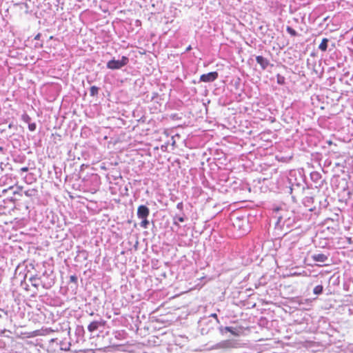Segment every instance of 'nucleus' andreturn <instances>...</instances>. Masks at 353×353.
<instances>
[{
  "instance_id": "obj_1",
  "label": "nucleus",
  "mask_w": 353,
  "mask_h": 353,
  "mask_svg": "<svg viewBox=\"0 0 353 353\" xmlns=\"http://www.w3.org/2000/svg\"><path fill=\"white\" fill-rule=\"evenodd\" d=\"M287 182L289 184V192L292 194L293 192L296 194H303L306 188V183L303 175L301 172H290L289 176L287 177Z\"/></svg>"
},
{
  "instance_id": "obj_2",
  "label": "nucleus",
  "mask_w": 353,
  "mask_h": 353,
  "mask_svg": "<svg viewBox=\"0 0 353 353\" xmlns=\"http://www.w3.org/2000/svg\"><path fill=\"white\" fill-rule=\"evenodd\" d=\"M274 217L276 219L275 223V229L276 230H282L285 225L287 228H289L292 221H291L290 212L288 211L281 209V208H276L274 210Z\"/></svg>"
},
{
  "instance_id": "obj_3",
  "label": "nucleus",
  "mask_w": 353,
  "mask_h": 353,
  "mask_svg": "<svg viewBox=\"0 0 353 353\" xmlns=\"http://www.w3.org/2000/svg\"><path fill=\"white\" fill-rule=\"evenodd\" d=\"M234 228L239 231L240 235H244L250 232V226L248 217L245 216H238L232 215L230 218Z\"/></svg>"
},
{
  "instance_id": "obj_4",
  "label": "nucleus",
  "mask_w": 353,
  "mask_h": 353,
  "mask_svg": "<svg viewBox=\"0 0 353 353\" xmlns=\"http://www.w3.org/2000/svg\"><path fill=\"white\" fill-rule=\"evenodd\" d=\"M203 322L205 324H210V327H203L201 328V333L203 335H206L210 333L212 330H214V327L218 326L220 323L217 314L215 313L211 314L208 318L203 319Z\"/></svg>"
},
{
  "instance_id": "obj_5",
  "label": "nucleus",
  "mask_w": 353,
  "mask_h": 353,
  "mask_svg": "<svg viewBox=\"0 0 353 353\" xmlns=\"http://www.w3.org/2000/svg\"><path fill=\"white\" fill-rule=\"evenodd\" d=\"M32 286L37 288L39 285H41L45 289L50 288L54 283L53 279H48L47 281H43L41 276H32L29 279Z\"/></svg>"
},
{
  "instance_id": "obj_6",
  "label": "nucleus",
  "mask_w": 353,
  "mask_h": 353,
  "mask_svg": "<svg viewBox=\"0 0 353 353\" xmlns=\"http://www.w3.org/2000/svg\"><path fill=\"white\" fill-rule=\"evenodd\" d=\"M129 62L128 57L125 56H122L121 60H116L112 59L110 60L107 64L106 67L110 70H119L123 66L126 65Z\"/></svg>"
},
{
  "instance_id": "obj_7",
  "label": "nucleus",
  "mask_w": 353,
  "mask_h": 353,
  "mask_svg": "<svg viewBox=\"0 0 353 353\" xmlns=\"http://www.w3.org/2000/svg\"><path fill=\"white\" fill-rule=\"evenodd\" d=\"M24 194L26 196L30 198H33L37 196L38 191L36 189H29L26 191H23V190L17 187L16 190L13 191L14 197H12V200H18L19 199L17 197V195L21 196Z\"/></svg>"
},
{
  "instance_id": "obj_8",
  "label": "nucleus",
  "mask_w": 353,
  "mask_h": 353,
  "mask_svg": "<svg viewBox=\"0 0 353 353\" xmlns=\"http://www.w3.org/2000/svg\"><path fill=\"white\" fill-rule=\"evenodd\" d=\"M310 179L314 183L316 188H320L323 186L324 180L322 179V176L319 172H312L310 173Z\"/></svg>"
},
{
  "instance_id": "obj_9",
  "label": "nucleus",
  "mask_w": 353,
  "mask_h": 353,
  "mask_svg": "<svg viewBox=\"0 0 353 353\" xmlns=\"http://www.w3.org/2000/svg\"><path fill=\"white\" fill-rule=\"evenodd\" d=\"M219 74L217 72H210L207 74H203L200 77V81L205 83H210L217 79Z\"/></svg>"
},
{
  "instance_id": "obj_10",
  "label": "nucleus",
  "mask_w": 353,
  "mask_h": 353,
  "mask_svg": "<svg viewBox=\"0 0 353 353\" xmlns=\"http://www.w3.org/2000/svg\"><path fill=\"white\" fill-rule=\"evenodd\" d=\"M106 321L101 319L100 321H92L88 326V330L90 332H93L94 331L98 330L100 327L103 328Z\"/></svg>"
},
{
  "instance_id": "obj_11",
  "label": "nucleus",
  "mask_w": 353,
  "mask_h": 353,
  "mask_svg": "<svg viewBox=\"0 0 353 353\" xmlns=\"http://www.w3.org/2000/svg\"><path fill=\"white\" fill-rule=\"evenodd\" d=\"M329 204L327 199L325 197H323L319 201V207L313 206V208H310V212H314L315 214H319L321 212V210L323 208H326Z\"/></svg>"
},
{
  "instance_id": "obj_12",
  "label": "nucleus",
  "mask_w": 353,
  "mask_h": 353,
  "mask_svg": "<svg viewBox=\"0 0 353 353\" xmlns=\"http://www.w3.org/2000/svg\"><path fill=\"white\" fill-rule=\"evenodd\" d=\"M150 214V209L145 205H140L137 208V216L141 219L148 218Z\"/></svg>"
},
{
  "instance_id": "obj_13",
  "label": "nucleus",
  "mask_w": 353,
  "mask_h": 353,
  "mask_svg": "<svg viewBox=\"0 0 353 353\" xmlns=\"http://www.w3.org/2000/svg\"><path fill=\"white\" fill-rule=\"evenodd\" d=\"M216 327L222 335H225L228 332L231 333V334L233 336L238 335L237 330L233 327H223V326L219 325Z\"/></svg>"
},
{
  "instance_id": "obj_14",
  "label": "nucleus",
  "mask_w": 353,
  "mask_h": 353,
  "mask_svg": "<svg viewBox=\"0 0 353 353\" xmlns=\"http://www.w3.org/2000/svg\"><path fill=\"white\" fill-rule=\"evenodd\" d=\"M256 61L261 65V69L263 70H265L269 65H270L269 60L263 56H256Z\"/></svg>"
},
{
  "instance_id": "obj_15",
  "label": "nucleus",
  "mask_w": 353,
  "mask_h": 353,
  "mask_svg": "<svg viewBox=\"0 0 353 353\" xmlns=\"http://www.w3.org/2000/svg\"><path fill=\"white\" fill-rule=\"evenodd\" d=\"M312 259L314 262L325 263L328 259V256L322 253H316L312 255Z\"/></svg>"
},
{
  "instance_id": "obj_16",
  "label": "nucleus",
  "mask_w": 353,
  "mask_h": 353,
  "mask_svg": "<svg viewBox=\"0 0 353 353\" xmlns=\"http://www.w3.org/2000/svg\"><path fill=\"white\" fill-rule=\"evenodd\" d=\"M313 72L316 75H318V77L319 78H322L323 77V72H324V69H323V67H322L321 61H319L318 64L316 63H314V65L313 66Z\"/></svg>"
},
{
  "instance_id": "obj_17",
  "label": "nucleus",
  "mask_w": 353,
  "mask_h": 353,
  "mask_svg": "<svg viewBox=\"0 0 353 353\" xmlns=\"http://www.w3.org/2000/svg\"><path fill=\"white\" fill-rule=\"evenodd\" d=\"M339 196H341L342 199L345 201L349 200L352 196V192L349 189L348 186L344 187L339 194Z\"/></svg>"
},
{
  "instance_id": "obj_18",
  "label": "nucleus",
  "mask_w": 353,
  "mask_h": 353,
  "mask_svg": "<svg viewBox=\"0 0 353 353\" xmlns=\"http://www.w3.org/2000/svg\"><path fill=\"white\" fill-rule=\"evenodd\" d=\"M187 219V217L185 216L183 212L181 214H176L173 216V224L176 225L177 226H179V222H184Z\"/></svg>"
},
{
  "instance_id": "obj_19",
  "label": "nucleus",
  "mask_w": 353,
  "mask_h": 353,
  "mask_svg": "<svg viewBox=\"0 0 353 353\" xmlns=\"http://www.w3.org/2000/svg\"><path fill=\"white\" fill-rule=\"evenodd\" d=\"M315 198L312 196H307L303 199V204L308 208L309 209L312 207V204L314 203Z\"/></svg>"
},
{
  "instance_id": "obj_20",
  "label": "nucleus",
  "mask_w": 353,
  "mask_h": 353,
  "mask_svg": "<svg viewBox=\"0 0 353 353\" xmlns=\"http://www.w3.org/2000/svg\"><path fill=\"white\" fill-rule=\"evenodd\" d=\"M329 42V39L327 38H323L319 46V50L323 52H325L327 49V43Z\"/></svg>"
},
{
  "instance_id": "obj_21",
  "label": "nucleus",
  "mask_w": 353,
  "mask_h": 353,
  "mask_svg": "<svg viewBox=\"0 0 353 353\" xmlns=\"http://www.w3.org/2000/svg\"><path fill=\"white\" fill-rule=\"evenodd\" d=\"M85 333V330L83 326H77L75 330V334L78 337V339H82Z\"/></svg>"
},
{
  "instance_id": "obj_22",
  "label": "nucleus",
  "mask_w": 353,
  "mask_h": 353,
  "mask_svg": "<svg viewBox=\"0 0 353 353\" xmlns=\"http://www.w3.org/2000/svg\"><path fill=\"white\" fill-rule=\"evenodd\" d=\"M70 343L64 341H60L59 347L60 350L63 351H68L70 350Z\"/></svg>"
},
{
  "instance_id": "obj_23",
  "label": "nucleus",
  "mask_w": 353,
  "mask_h": 353,
  "mask_svg": "<svg viewBox=\"0 0 353 353\" xmlns=\"http://www.w3.org/2000/svg\"><path fill=\"white\" fill-rule=\"evenodd\" d=\"M99 91V88L92 85L90 89V94L91 97H96L98 95Z\"/></svg>"
},
{
  "instance_id": "obj_24",
  "label": "nucleus",
  "mask_w": 353,
  "mask_h": 353,
  "mask_svg": "<svg viewBox=\"0 0 353 353\" xmlns=\"http://www.w3.org/2000/svg\"><path fill=\"white\" fill-rule=\"evenodd\" d=\"M323 286L321 285H318L316 287H314L313 290V293L316 295H320L323 293Z\"/></svg>"
},
{
  "instance_id": "obj_25",
  "label": "nucleus",
  "mask_w": 353,
  "mask_h": 353,
  "mask_svg": "<svg viewBox=\"0 0 353 353\" xmlns=\"http://www.w3.org/2000/svg\"><path fill=\"white\" fill-rule=\"evenodd\" d=\"M141 219V222L140 223L141 228H142L143 229H147L150 224V221L148 220V218H143V219Z\"/></svg>"
},
{
  "instance_id": "obj_26",
  "label": "nucleus",
  "mask_w": 353,
  "mask_h": 353,
  "mask_svg": "<svg viewBox=\"0 0 353 353\" xmlns=\"http://www.w3.org/2000/svg\"><path fill=\"white\" fill-rule=\"evenodd\" d=\"M276 82L279 85H284L285 83V78L283 76L278 74L276 75Z\"/></svg>"
},
{
  "instance_id": "obj_27",
  "label": "nucleus",
  "mask_w": 353,
  "mask_h": 353,
  "mask_svg": "<svg viewBox=\"0 0 353 353\" xmlns=\"http://www.w3.org/2000/svg\"><path fill=\"white\" fill-rule=\"evenodd\" d=\"M79 256H81L83 260H87L88 257V252L85 250H79Z\"/></svg>"
},
{
  "instance_id": "obj_28",
  "label": "nucleus",
  "mask_w": 353,
  "mask_h": 353,
  "mask_svg": "<svg viewBox=\"0 0 353 353\" xmlns=\"http://www.w3.org/2000/svg\"><path fill=\"white\" fill-rule=\"evenodd\" d=\"M286 31L292 37H296L298 35L297 32L290 26H287Z\"/></svg>"
},
{
  "instance_id": "obj_29",
  "label": "nucleus",
  "mask_w": 353,
  "mask_h": 353,
  "mask_svg": "<svg viewBox=\"0 0 353 353\" xmlns=\"http://www.w3.org/2000/svg\"><path fill=\"white\" fill-rule=\"evenodd\" d=\"M21 119L25 122V123H30V121H31V118L30 117L26 114V113H24L22 114L21 116Z\"/></svg>"
},
{
  "instance_id": "obj_30",
  "label": "nucleus",
  "mask_w": 353,
  "mask_h": 353,
  "mask_svg": "<svg viewBox=\"0 0 353 353\" xmlns=\"http://www.w3.org/2000/svg\"><path fill=\"white\" fill-rule=\"evenodd\" d=\"M77 281L78 278L75 274L71 275L70 276V282L73 283L77 286Z\"/></svg>"
},
{
  "instance_id": "obj_31",
  "label": "nucleus",
  "mask_w": 353,
  "mask_h": 353,
  "mask_svg": "<svg viewBox=\"0 0 353 353\" xmlns=\"http://www.w3.org/2000/svg\"><path fill=\"white\" fill-rule=\"evenodd\" d=\"M37 125L35 123H28V129L31 132H34L36 130Z\"/></svg>"
},
{
  "instance_id": "obj_32",
  "label": "nucleus",
  "mask_w": 353,
  "mask_h": 353,
  "mask_svg": "<svg viewBox=\"0 0 353 353\" xmlns=\"http://www.w3.org/2000/svg\"><path fill=\"white\" fill-rule=\"evenodd\" d=\"M176 208L179 210L180 211L183 212V202H179L176 205Z\"/></svg>"
},
{
  "instance_id": "obj_33",
  "label": "nucleus",
  "mask_w": 353,
  "mask_h": 353,
  "mask_svg": "<svg viewBox=\"0 0 353 353\" xmlns=\"http://www.w3.org/2000/svg\"><path fill=\"white\" fill-rule=\"evenodd\" d=\"M51 274H49L47 271H45L42 275H41L40 276L42 277V279H43V278H47V277H51Z\"/></svg>"
},
{
  "instance_id": "obj_34",
  "label": "nucleus",
  "mask_w": 353,
  "mask_h": 353,
  "mask_svg": "<svg viewBox=\"0 0 353 353\" xmlns=\"http://www.w3.org/2000/svg\"><path fill=\"white\" fill-rule=\"evenodd\" d=\"M29 168L28 167H23L20 169L19 172L21 174L22 172H28Z\"/></svg>"
},
{
  "instance_id": "obj_35",
  "label": "nucleus",
  "mask_w": 353,
  "mask_h": 353,
  "mask_svg": "<svg viewBox=\"0 0 353 353\" xmlns=\"http://www.w3.org/2000/svg\"><path fill=\"white\" fill-rule=\"evenodd\" d=\"M200 323H201V325H201V328H202L203 327H210V324H208V325H207V324L203 323V319L201 321Z\"/></svg>"
},
{
  "instance_id": "obj_36",
  "label": "nucleus",
  "mask_w": 353,
  "mask_h": 353,
  "mask_svg": "<svg viewBox=\"0 0 353 353\" xmlns=\"http://www.w3.org/2000/svg\"><path fill=\"white\" fill-rule=\"evenodd\" d=\"M0 312H3L6 316H8V311L4 309L0 308Z\"/></svg>"
},
{
  "instance_id": "obj_37",
  "label": "nucleus",
  "mask_w": 353,
  "mask_h": 353,
  "mask_svg": "<svg viewBox=\"0 0 353 353\" xmlns=\"http://www.w3.org/2000/svg\"><path fill=\"white\" fill-rule=\"evenodd\" d=\"M41 37V33H38L35 37H34V39L35 40H39L40 38Z\"/></svg>"
},
{
  "instance_id": "obj_38",
  "label": "nucleus",
  "mask_w": 353,
  "mask_h": 353,
  "mask_svg": "<svg viewBox=\"0 0 353 353\" xmlns=\"http://www.w3.org/2000/svg\"><path fill=\"white\" fill-rule=\"evenodd\" d=\"M57 341V339H52L50 341V343H54L55 341Z\"/></svg>"
},
{
  "instance_id": "obj_39",
  "label": "nucleus",
  "mask_w": 353,
  "mask_h": 353,
  "mask_svg": "<svg viewBox=\"0 0 353 353\" xmlns=\"http://www.w3.org/2000/svg\"><path fill=\"white\" fill-rule=\"evenodd\" d=\"M42 46H43L42 43H40V44L36 43V45H35V47H42Z\"/></svg>"
},
{
  "instance_id": "obj_40",
  "label": "nucleus",
  "mask_w": 353,
  "mask_h": 353,
  "mask_svg": "<svg viewBox=\"0 0 353 353\" xmlns=\"http://www.w3.org/2000/svg\"><path fill=\"white\" fill-rule=\"evenodd\" d=\"M13 127H14V125H13V123H10V124L8 125V128H13Z\"/></svg>"
},
{
  "instance_id": "obj_41",
  "label": "nucleus",
  "mask_w": 353,
  "mask_h": 353,
  "mask_svg": "<svg viewBox=\"0 0 353 353\" xmlns=\"http://www.w3.org/2000/svg\"><path fill=\"white\" fill-rule=\"evenodd\" d=\"M23 5L25 6V7H26L27 9H28V8H29V6H28V3H23Z\"/></svg>"
},
{
  "instance_id": "obj_42",
  "label": "nucleus",
  "mask_w": 353,
  "mask_h": 353,
  "mask_svg": "<svg viewBox=\"0 0 353 353\" xmlns=\"http://www.w3.org/2000/svg\"><path fill=\"white\" fill-rule=\"evenodd\" d=\"M335 166L339 167V166H341V164L339 163H336Z\"/></svg>"
},
{
  "instance_id": "obj_43",
  "label": "nucleus",
  "mask_w": 353,
  "mask_h": 353,
  "mask_svg": "<svg viewBox=\"0 0 353 353\" xmlns=\"http://www.w3.org/2000/svg\"><path fill=\"white\" fill-rule=\"evenodd\" d=\"M190 49H191V46H189L187 48L186 51H189Z\"/></svg>"
},
{
  "instance_id": "obj_44",
  "label": "nucleus",
  "mask_w": 353,
  "mask_h": 353,
  "mask_svg": "<svg viewBox=\"0 0 353 353\" xmlns=\"http://www.w3.org/2000/svg\"><path fill=\"white\" fill-rule=\"evenodd\" d=\"M48 279H52V277L43 278V281H47Z\"/></svg>"
},
{
  "instance_id": "obj_45",
  "label": "nucleus",
  "mask_w": 353,
  "mask_h": 353,
  "mask_svg": "<svg viewBox=\"0 0 353 353\" xmlns=\"http://www.w3.org/2000/svg\"><path fill=\"white\" fill-rule=\"evenodd\" d=\"M0 318H2V315L0 314Z\"/></svg>"
},
{
  "instance_id": "obj_46",
  "label": "nucleus",
  "mask_w": 353,
  "mask_h": 353,
  "mask_svg": "<svg viewBox=\"0 0 353 353\" xmlns=\"http://www.w3.org/2000/svg\"><path fill=\"white\" fill-rule=\"evenodd\" d=\"M243 353H248V352H243Z\"/></svg>"
}]
</instances>
